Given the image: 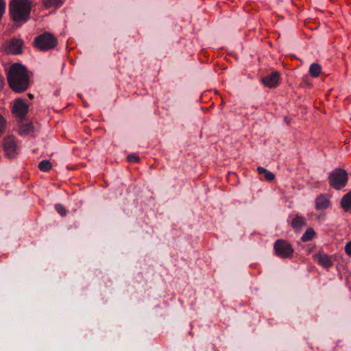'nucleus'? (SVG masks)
<instances>
[{"label": "nucleus", "instance_id": "9d476101", "mask_svg": "<svg viewBox=\"0 0 351 351\" xmlns=\"http://www.w3.org/2000/svg\"><path fill=\"white\" fill-rule=\"evenodd\" d=\"M330 206L329 198L325 195H320L315 199V208L317 210H324Z\"/></svg>", "mask_w": 351, "mask_h": 351}, {"label": "nucleus", "instance_id": "4be33fe9", "mask_svg": "<svg viewBox=\"0 0 351 351\" xmlns=\"http://www.w3.org/2000/svg\"><path fill=\"white\" fill-rule=\"evenodd\" d=\"M127 160L129 162L136 163L139 162L140 158L137 155L132 154L128 156Z\"/></svg>", "mask_w": 351, "mask_h": 351}, {"label": "nucleus", "instance_id": "423d86ee", "mask_svg": "<svg viewBox=\"0 0 351 351\" xmlns=\"http://www.w3.org/2000/svg\"><path fill=\"white\" fill-rule=\"evenodd\" d=\"M274 249L276 254L282 258L292 257L294 251L292 245L283 239L277 240L274 243Z\"/></svg>", "mask_w": 351, "mask_h": 351}, {"label": "nucleus", "instance_id": "ddd939ff", "mask_svg": "<svg viewBox=\"0 0 351 351\" xmlns=\"http://www.w3.org/2000/svg\"><path fill=\"white\" fill-rule=\"evenodd\" d=\"M28 108L29 106L22 99L18 98L14 101L12 110H28Z\"/></svg>", "mask_w": 351, "mask_h": 351}, {"label": "nucleus", "instance_id": "20e7f679", "mask_svg": "<svg viewBox=\"0 0 351 351\" xmlns=\"http://www.w3.org/2000/svg\"><path fill=\"white\" fill-rule=\"evenodd\" d=\"M2 147L5 155L8 158H14L19 154V147L16 138L9 135L2 140Z\"/></svg>", "mask_w": 351, "mask_h": 351}, {"label": "nucleus", "instance_id": "6e6552de", "mask_svg": "<svg viewBox=\"0 0 351 351\" xmlns=\"http://www.w3.org/2000/svg\"><path fill=\"white\" fill-rule=\"evenodd\" d=\"M315 259L317 261L318 264L324 268L328 269L332 266L333 263L331 257L325 254L323 252H319L314 255Z\"/></svg>", "mask_w": 351, "mask_h": 351}, {"label": "nucleus", "instance_id": "a878e982", "mask_svg": "<svg viewBox=\"0 0 351 351\" xmlns=\"http://www.w3.org/2000/svg\"><path fill=\"white\" fill-rule=\"evenodd\" d=\"M3 86V77L0 75V88H1Z\"/></svg>", "mask_w": 351, "mask_h": 351}, {"label": "nucleus", "instance_id": "412c9836", "mask_svg": "<svg viewBox=\"0 0 351 351\" xmlns=\"http://www.w3.org/2000/svg\"><path fill=\"white\" fill-rule=\"evenodd\" d=\"M56 210L61 216H64L66 214V210L62 204H56Z\"/></svg>", "mask_w": 351, "mask_h": 351}, {"label": "nucleus", "instance_id": "a211bd4d", "mask_svg": "<svg viewBox=\"0 0 351 351\" xmlns=\"http://www.w3.org/2000/svg\"><path fill=\"white\" fill-rule=\"evenodd\" d=\"M38 168L43 171H48L52 168V164L49 160H44L39 162Z\"/></svg>", "mask_w": 351, "mask_h": 351}, {"label": "nucleus", "instance_id": "0eeeda50", "mask_svg": "<svg viewBox=\"0 0 351 351\" xmlns=\"http://www.w3.org/2000/svg\"><path fill=\"white\" fill-rule=\"evenodd\" d=\"M23 41L21 39H12L9 45L5 48L8 54H20L22 52Z\"/></svg>", "mask_w": 351, "mask_h": 351}, {"label": "nucleus", "instance_id": "39448f33", "mask_svg": "<svg viewBox=\"0 0 351 351\" xmlns=\"http://www.w3.org/2000/svg\"><path fill=\"white\" fill-rule=\"evenodd\" d=\"M329 183L336 189L345 186L348 182L347 173L341 169H335L329 176Z\"/></svg>", "mask_w": 351, "mask_h": 351}, {"label": "nucleus", "instance_id": "2eb2a0df", "mask_svg": "<svg viewBox=\"0 0 351 351\" xmlns=\"http://www.w3.org/2000/svg\"><path fill=\"white\" fill-rule=\"evenodd\" d=\"M34 130L32 123H23L20 125V132L23 134H30Z\"/></svg>", "mask_w": 351, "mask_h": 351}, {"label": "nucleus", "instance_id": "7ed1b4c3", "mask_svg": "<svg viewBox=\"0 0 351 351\" xmlns=\"http://www.w3.org/2000/svg\"><path fill=\"white\" fill-rule=\"evenodd\" d=\"M57 45L58 39L49 32H45L36 36L34 41V46L40 51L53 49Z\"/></svg>", "mask_w": 351, "mask_h": 351}, {"label": "nucleus", "instance_id": "f257e3e1", "mask_svg": "<svg viewBox=\"0 0 351 351\" xmlns=\"http://www.w3.org/2000/svg\"><path fill=\"white\" fill-rule=\"evenodd\" d=\"M7 80L11 89L16 93L25 91L30 82L27 69L20 63H14L10 67Z\"/></svg>", "mask_w": 351, "mask_h": 351}, {"label": "nucleus", "instance_id": "dca6fc26", "mask_svg": "<svg viewBox=\"0 0 351 351\" xmlns=\"http://www.w3.org/2000/svg\"><path fill=\"white\" fill-rule=\"evenodd\" d=\"M315 234V232L313 228H308L302 236V241L304 242L311 241Z\"/></svg>", "mask_w": 351, "mask_h": 351}, {"label": "nucleus", "instance_id": "4468645a", "mask_svg": "<svg viewBox=\"0 0 351 351\" xmlns=\"http://www.w3.org/2000/svg\"><path fill=\"white\" fill-rule=\"evenodd\" d=\"M305 225V219L302 217H295L292 219L291 226L295 229H299Z\"/></svg>", "mask_w": 351, "mask_h": 351}, {"label": "nucleus", "instance_id": "f3484780", "mask_svg": "<svg viewBox=\"0 0 351 351\" xmlns=\"http://www.w3.org/2000/svg\"><path fill=\"white\" fill-rule=\"evenodd\" d=\"M309 72L312 77H317L321 72V66L316 63H313L310 66Z\"/></svg>", "mask_w": 351, "mask_h": 351}, {"label": "nucleus", "instance_id": "f03ea898", "mask_svg": "<svg viewBox=\"0 0 351 351\" xmlns=\"http://www.w3.org/2000/svg\"><path fill=\"white\" fill-rule=\"evenodd\" d=\"M32 2L29 0H12L10 13L15 22L27 21L29 18Z\"/></svg>", "mask_w": 351, "mask_h": 351}, {"label": "nucleus", "instance_id": "9b49d317", "mask_svg": "<svg viewBox=\"0 0 351 351\" xmlns=\"http://www.w3.org/2000/svg\"><path fill=\"white\" fill-rule=\"evenodd\" d=\"M341 207L345 210H348L351 208V192L346 194L341 199Z\"/></svg>", "mask_w": 351, "mask_h": 351}, {"label": "nucleus", "instance_id": "393cba45", "mask_svg": "<svg viewBox=\"0 0 351 351\" xmlns=\"http://www.w3.org/2000/svg\"><path fill=\"white\" fill-rule=\"evenodd\" d=\"M291 121H292V118H289L287 117H285V121L286 122V123L287 125H289L291 123Z\"/></svg>", "mask_w": 351, "mask_h": 351}, {"label": "nucleus", "instance_id": "aec40b11", "mask_svg": "<svg viewBox=\"0 0 351 351\" xmlns=\"http://www.w3.org/2000/svg\"><path fill=\"white\" fill-rule=\"evenodd\" d=\"M7 127V122L5 118L0 114V136L2 135L5 131Z\"/></svg>", "mask_w": 351, "mask_h": 351}, {"label": "nucleus", "instance_id": "bb28decb", "mask_svg": "<svg viewBox=\"0 0 351 351\" xmlns=\"http://www.w3.org/2000/svg\"><path fill=\"white\" fill-rule=\"evenodd\" d=\"M28 97L30 98V99H32L34 97L33 95L31 94V93H29L28 94Z\"/></svg>", "mask_w": 351, "mask_h": 351}, {"label": "nucleus", "instance_id": "5701e85b", "mask_svg": "<svg viewBox=\"0 0 351 351\" xmlns=\"http://www.w3.org/2000/svg\"><path fill=\"white\" fill-rule=\"evenodd\" d=\"M14 116L21 120H23L25 116L27 111H13Z\"/></svg>", "mask_w": 351, "mask_h": 351}, {"label": "nucleus", "instance_id": "1a4fd4ad", "mask_svg": "<svg viewBox=\"0 0 351 351\" xmlns=\"http://www.w3.org/2000/svg\"><path fill=\"white\" fill-rule=\"evenodd\" d=\"M279 79L280 73L278 71H274L269 75L263 77L262 82L266 86L273 88L278 84Z\"/></svg>", "mask_w": 351, "mask_h": 351}, {"label": "nucleus", "instance_id": "f8f14e48", "mask_svg": "<svg viewBox=\"0 0 351 351\" xmlns=\"http://www.w3.org/2000/svg\"><path fill=\"white\" fill-rule=\"evenodd\" d=\"M257 171L259 174H263L265 179L267 181H272L275 178V175L264 167H258L257 168Z\"/></svg>", "mask_w": 351, "mask_h": 351}, {"label": "nucleus", "instance_id": "6ab92c4d", "mask_svg": "<svg viewBox=\"0 0 351 351\" xmlns=\"http://www.w3.org/2000/svg\"><path fill=\"white\" fill-rule=\"evenodd\" d=\"M62 0H43V6L45 8H49L51 7H57L61 3Z\"/></svg>", "mask_w": 351, "mask_h": 351}, {"label": "nucleus", "instance_id": "b1692460", "mask_svg": "<svg viewBox=\"0 0 351 351\" xmlns=\"http://www.w3.org/2000/svg\"><path fill=\"white\" fill-rule=\"evenodd\" d=\"M345 252L351 257V241L348 242L345 245Z\"/></svg>", "mask_w": 351, "mask_h": 351}]
</instances>
